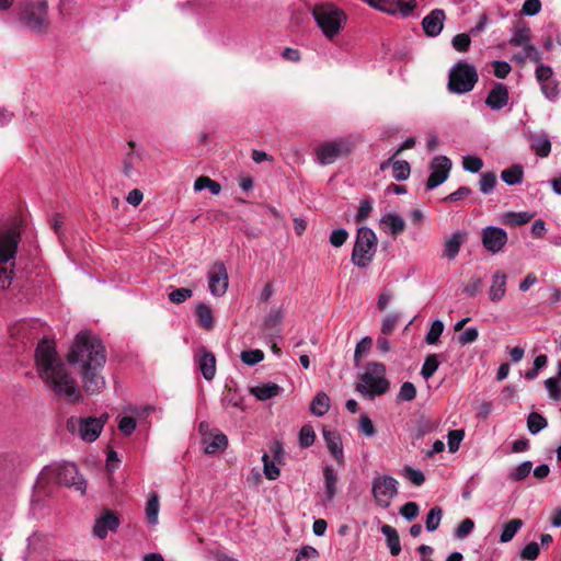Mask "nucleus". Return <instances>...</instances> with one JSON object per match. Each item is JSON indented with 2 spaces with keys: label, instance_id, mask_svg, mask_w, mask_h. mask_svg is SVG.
Listing matches in <instances>:
<instances>
[{
  "label": "nucleus",
  "instance_id": "34",
  "mask_svg": "<svg viewBox=\"0 0 561 561\" xmlns=\"http://www.w3.org/2000/svg\"><path fill=\"white\" fill-rule=\"evenodd\" d=\"M530 30L523 23H520L514 32L513 37L510 39V44L513 46H523L529 44Z\"/></svg>",
  "mask_w": 561,
  "mask_h": 561
},
{
  "label": "nucleus",
  "instance_id": "40",
  "mask_svg": "<svg viewBox=\"0 0 561 561\" xmlns=\"http://www.w3.org/2000/svg\"><path fill=\"white\" fill-rule=\"evenodd\" d=\"M530 148L537 156L546 158L551 151V142L546 136L537 137L533 140Z\"/></svg>",
  "mask_w": 561,
  "mask_h": 561
},
{
  "label": "nucleus",
  "instance_id": "9",
  "mask_svg": "<svg viewBox=\"0 0 561 561\" xmlns=\"http://www.w3.org/2000/svg\"><path fill=\"white\" fill-rule=\"evenodd\" d=\"M478 79L477 69L472 65L459 61L449 71L447 88L455 94L468 93L472 91Z\"/></svg>",
  "mask_w": 561,
  "mask_h": 561
},
{
  "label": "nucleus",
  "instance_id": "7",
  "mask_svg": "<svg viewBox=\"0 0 561 561\" xmlns=\"http://www.w3.org/2000/svg\"><path fill=\"white\" fill-rule=\"evenodd\" d=\"M386 367L381 363H368L365 371L359 377L356 390L365 396L374 398L388 392L390 382L385 377Z\"/></svg>",
  "mask_w": 561,
  "mask_h": 561
},
{
  "label": "nucleus",
  "instance_id": "51",
  "mask_svg": "<svg viewBox=\"0 0 561 561\" xmlns=\"http://www.w3.org/2000/svg\"><path fill=\"white\" fill-rule=\"evenodd\" d=\"M462 167L471 173L479 172L483 167V160L477 156H466L462 159Z\"/></svg>",
  "mask_w": 561,
  "mask_h": 561
},
{
  "label": "nucleus",
  "instance_id": "62",
  "mask_svg": "<svg viewBox=\"0 0 561 561\" xmlns=\"http://www.w3.org/2000/svg\"><path fill=\"white\" fill-rule=\"evenodd\" d=\"M347 238H348V232L345 229L340 228V229L332 231V233L330 236V243L333 247L339 248L345 243Z\"/></svg>",
  "mask_w": 561,
  "mask_h": 561
},
{
  "label": "nucleus",
  "instance_id": "33",
  "mask_svg": "<svg viewBox=\"0 0 561 561\" xmlns=\"http://www.w3.org/2000/svg\"><path fill=\"white\" fill-rule=\"evenodd\" d=\"M545 387L551 400L561 401V371L558 373L557 377L546 379Z\"/></svg>",
  "mask_w": 561,
  "mask_h": 561
},
{
  "label": "nucleus",
  "instance_id": "56",
  "mask_svg": "<svg viewBox=\"0 0 561 561\" xmlns=\"http://www.w3.org/2000/svg\"><path fill=\"white\" fill-rule=\"evenodd\" d=\"M465 437L463 430H453L448 433V448L450 453H456L459 449L460 442Z\"/></svg>",
  "mask_w": 561,
  "mask_h": 561
},
{
  "label": "nucleus",
  "instance_id": "27",
  "mask_svg": "<svg viewBox=\"0 0 561 561\" xmlns=\"http://www.w3.org/2000/svg\"><path fill=\"white\" fill-rule=\"evenodd\" d=\"M381 533L386 537L387 546L391 556H398L401 552L400 537L396 528L390 525H382Z\"/></svg>",
  "mask_w": 561,
  "mask_h": 561
},
{
  "label": "nucleus",
  "instance_id": "49",
  "mask_svg": "<svg viewBox=\"0 0 561 561\" xmlns=\"http://www.w3.org/2000/svg\"><path fill=\"white\" fill-rule=\"evenodd\" d=\"M192 295H193L192 289L185 288V287H180V288L172 290L168 295V297L171 302H173L175 305H180V304L184 302L185 300H187L188 298H191Z\"/></svg>",
  "mask_w": 561,
  "mask_h": 561
},
{
  "label": "nucleus",
  "instance_id": "32",
  "mask_svg": "<svg viewBox=\"0 0 561 561\" xmlns=\"http://www.w3.org/2000/svg\"><path fill=\"white\" fill-rule=\"evenodd\" d=\"M524 523L520 518H513L508 523H506L503 527L502 534L500 536L501 542L511 541L516 533L523 527Z\"/></svg>",
  "mask_w": 561,
  "mask_h": 561
},
{
  "label": "nucleus",
  "instance_id": "2",
  "mask_svg": "<svg viewBox=\"0 0 561 561\" xmlns=\"http://www.w3.org/2000/svg\"><path fill=\"white\" fill-rule=\"evenodd\" d=\"M35 362L39 377L58 397H65L69 402L78 403L82 394L76 380L67 371L65 364L58 357L54 341L43 339L35 351Z\"/></svg>",
  "mask_w": 561,
  "mask_h": 561
},
{
  "label": "nucleus",
  "instance_id": "28",
  "mask_svg": "<svg viewBox=\"0 0 561 561\" xmlns=\"http://www.w3.org/2000/svg\"><path fill=\"white\" fill-rule=\"evenodd\" d=\"M330 409V399L327 393L320 391L312 399L310 412L316 416L324 415Z\"/></svg>",
  "mask_w": 561,
  "mask_h": 561
},
{
  "label": "nucleus",
  "instance_id": "14",
  "mask_svg": "<svg viewBox=\"0 0 561 561\" xmlns=\"http://www.w3.org/2000/svg\"><path fill=\"white\" fill-rule=\"evenodd\" d=\"M450 169L451 161L447 157L439 156L434 158L431 163L432 172L426 181V188L433 190L443 184L448 179Z\"/></svg>",
  "mask_w": 561,
  "mask_h": 561
},
{
  "label": "nucleus",
  "instance_id": "60",
  "mask_svg": "<svg viewBox=\"0 0 561 561\" xmlns=\"http://www.w3.org/2000/svg\"><path fill=\"white\" fill-rule=\"evenodd\" d=\"M136 420L131 416H123L118 423V430L125 435L129 436L136 428Z\"/></svg>",
  "mask_w": 561,
  "mask_h": 561
},
{
  "label": "nucleus",
  "instance_id": "6",
  "mask_svg": "<svg viewBox=\"0 0 561 561\" xmlns=\"http://www.w3.org/2000/svg\"><path fill=\"white\" fill-rule=\"evenodd\" d=\"M48 7L45 0L25 1L20 8V22L35 34L46 33L49 28Z\"/></svg>",
  "mask_w": 561,
  "mask_h": 561
},
{
  "label": "nucleus",
  "instance_id": "18",
  "mask_svg": "<svg viewBox=\"0 0 561 561\" xmlns=\"http://www.w3.org/2000/svg\"><path fill=\"white\" fill-rule=\"evenodd\" d=\"M446 19L445 12L442 9L432 10L424 19L422 20V27L424 33L428 37H435L440 34L444 21Z\"/></svg>",
  "mask_w": 561,
  "mask_h": 561
},
{
  "label": "nucleus",
  "instance_id": "38",
  "mask_svg": "<svg viewBox=\"0 0 561 561\" xmlns=\"http://www.w3.org/2000/svg\"><path fill=\"white\" fill-rule=\"evenodd\" d=\"M496 183H497V176H496L495 172H493V171L483 172L480 175L479 188H480L481 193L489 194L493 191Z\"/></svg>",
  "mask_w": 561,
  "mask_h": 561
},
{
  "label": "nucleus",
  "instance_id": "16",
  "mask_svg": "<svg viewBox=\"0 0 561 561\" xmlns=\"http://www.w3.org/2000/svg\"><path fill=\"white\" fill-rule=\"evenodd\" d=\"M228 273L225 264L215 262L209 271V290L214 296H222L228 288Z\"/></svg>",
  "mask_w": 561,
  "mask_h": 561
},
{
  "label": "nucleus",
  "instance_id": "15",
  "mask_svg": "<svg viewBox=\"0 0 561 561\" xmlns=\"http://www.w3.org/2000/svg\"><path fill=\"white\" fill-rule=\"evenodd\" d=\"M370 7L394 14L400 12L403 16L410 15L415 8V0H363Z\"/></svg>",
  "mask_w": 561,
  "mask_h": 561
},
{
  "label": "nucleus",
  "instance_id": "5",
  "mask_svg": "<svg viewBox=\"0 0 561 561\" xmlns=\"http://www.w3.org/2000/svg\"><path fill=\"white\" fill-rule=\"evenodd\" d=\"M312 16L328 39H333L344 28L347 15L332 2H322L313 5Z\"/></svg>",
  "mask_w": 561,
  "mask_h": 561
},
{
  "label": "nucleus",
  "instance_id": "30",
  "mask_svg": "<svg viewBox=\"0 0 561 561\" xmlns=\"http://www.w3.org/2000/svg\"><path fill=\"white\" fill-rule=\"evenodd\" d=\"M325 495L329 501L333 500L336 494L337 476L332 467L327 466L323 469Z\"/></svg>",
  "mask_w": 561,
  "mask_h": 561
},
{
  "label": "nucleus",
  "instance_id": "63",
  "mask_svg": "<svg viewBox=\"0 0 561 561\" xmlns=\"http://www.w3.org/2000/svg\"><path fill=\"white\" fill-rule=\"evenodd\" d=\"M482 289V280L480 277H472L470 284L463 287V293L468 297H476Z\"/></svg>",
  "mask_w": 561,
  "mask_h": 561
},
{
  "label": "nucleus",
  "instance_id": "4",
  "mask_svg": "<svg viewBox=\"0 0 561 561\" xmlns=\"http://www.w3.org/2000/svg\"><path fill=\"white\" fill-rule=\"evenodd\" d=\"M21 234L18 227L0 231V289H7L13 278V267Z\"/></svg>",
  "mask_w": 561,
  "mask_h": 561
},
{
  "label": "nucleus",
  "instance_id": "42",
  "mask_svg": "<svg viewBox=\"0 0 561 561\" xmlns=\"http://www.w3.org/2000/svg\"><path fill=\"white\" fill-rule=\"evenodd\" d=\"M533 218L528 213H513L505 214L503 222L511 226H523Z\"/></svg>",
  "mask_w": 561,
  "mask_h": 561
},
{
  "label": "nucleus",
  "instance_id": "46",
  "mask_svg": "<svg viewBox=\"0 0 561 561\" xmlns=\"http://www.w3.org/2000/svg\"><path fill=\"white\" fill-rule=\"evenodd\" d=\"M371 344H373V340L369 336L363 337L356 344L355 352H354V363H355L356 366L359 365L363 355L370 350Z\"/></svg>",
  "mask_w": 561,
  "mask_h": 561
},
{
  "label": "nucleus",
  "instance_id": "3",
  "mask_svg": "<svg viewBox=\"0 0 561 561\" xmlns=\"http://www.w3.org/2000/svg\"><path fill=\"white\" fill-rule=\"evenodd\" d=\"M58 484L67 488H75L82 494L85 492V481L78 474V469L75 463L62 462L59 465L45 466L41 471L36 488L44 489L49 484Z\"/></svg>",
  "mask_w": 561,
  "mask_h": 561
},
{
  "label": "nucleus",
  "instance_id": "52",
  "mask_svg": "<svg viewBox=\"0 0 561 561\" xmlns=\"http://www.w3.org/2000/svg\"><path fill=\"white\" fill-rule=\"evenodd\" d=\"M262 461L264 465V474L268 480H276L279 477V469L276 467L275 462L270 460V456L264 454L262 456Z\"/></svg>",
  "mask_w": 561,
  "mask_h": 561
},
{
  "label": "nucleus",
  "instance_id": "22",
  "mask_svg": "<svg viewBox=\"0 0 561 561\" xmlns=\"http://www.w3.org/2000/svg\"><path fill=\"white\" fill-rule=\"evenodd\" d=\"M506 274L502 271H496L492 276V285L490 287L489 297L493 302H499L506 293Z\"/></svg>",
  "mask_w": 561,
  "mask_h": 561
},
{
  "label": "nucleus",
  "instance_id": "26",
  "mask_svg": "<svg viewBox=\"0 0 561 561\" xmlns=\"http://www.w3.org/2000/svg\"><path fill=\"white\" fill-rule=\"evenodd\" d=\"M282 392V388L274 382L264 383L262 386H255L250 388V393L260 401H266L274 397H277Z\"/></svg>",
  "mask_w": 561,
  "mask_h": 561
},
{
  "label": "nucleus",
  "instance_id": "8",
  "mask_svg": "<svg viewBox=\"0 0 561 561\" xmlns=\"http://www.w3.org/2000/svg\"><path fill=\"white\" fill-rule=\"evenodd\" d=\"M378 239L376 233L368 227H360L357 230L356 240L352 251L351 260L359 268L367 267L374 260L377 251Z\"/></svg>",
  "mask_w": 561,
  "mask_h": 561
},
{
  "label": "nucleus",
  "instance_id": "19",
  "mask_svg": "<svg viewBox=\"0 0 561 561\" xmlns=\"http://www.w3.org/2000/svg\"><path fill=\"white\" fill-rule=\"evenodd\" d=\"M119 525V520L115 514L110 511H105L102 516L96 519L93 527V534L103 539L106 537L108 530H115Z\"/></svg>",
  "mask_w": 561,
  "mask_h": 561
},
{
  "label": "nucleus",
  "instance_id": "10",
  "mask_svg": "<svg viewBox=\"0 0 561 561\" xmlns=\"http://www.w3.org/2000/svg\"><path fill=\"white\" fill-rule=\"evenodd\" d=\"M371 492L377 505L388 508L398 494V481L390 476H377L373 480Z\"/></svg>",
  "mask_w": 561,
  "mask_h": 561
},
{
  "label": "nucleus",
  "instance_id": "47",
  "mask_svg": "<svg viewBox=\"0 0 561 561\" xmlns=\"http://www.w3.org/2000/svg\"><path fill=\"white\" fill-rule=\"evenodd\" d=\"M240 357L244 364L253 366L264 359V353L261 350H248L241 352Z\"/></svg>",
  "mask_w": 561,
  "mask_h": 561
},
{
  "label": "nucleus",
  "instance_id": "57",
  "mask_svg": "<svg viewBox=\"0 0 561 561\" xmlns=\"http://www.w3.org/2000/svg\"><path fill=\"white\" fill-rule=\"evenodd\" d=\"M420 507L415 502H407L400 508V514L408 520H413L417 517Z\"/></svg>",
  "mask_w": 561,
  "mask_h": 561
},
{
  "label": "nucleus",
  "instance_id": "41",
  "mask_svg": "<svg viewBox=\"0 0 561 561\" xmlns=\"http://www.w3.org/2000/svg\"><path fill=\"white\" fill-rule=\"evenodd\" d=\"M410 164L405 160H394L392 163V174L397 181H404L410 176Z\"/></svg>",
  "mask_w": 561,
  "mask_h": 561
},
{
  "label": "nucleus",
  "instance_id": "31",
  "mask_svg": "<svg viewBox=\"0 0 561 561\" xmlns=\"http://www.w3.org/2000/svg\"><path fill=\"white\" fill-rule=\"evenodd\" d=\"M196 316L198 323L206 330H210L214 327L213 312L209 306L201 302L196 307Z\"/></svg>",
  "mask_w": 561,
  "mask_h": 561
},
{
  "label": "nucleus",
  "instance_id": "44",
  "mask_svg": "<svg viewBox=\"0 0 561 561\" xmlns=\"http://www.w3.org/2000/svg\"><path fill=\"white\" fill-rule=\"evenodd\" d=\"M159 514V499L157 494H152V496L148 500L146 505V517L150 524H156L158 520Z\"/></svg>",
  "mask_w": 561,
  "mask_h": 561
},
{
  "label": "nucleus",
  "instance_id": "61",
  "mask_svg": "<svg viewBox=\"0 0 561 561\" xmlns=\"http://www.w3.org/2000/svg\"><path fill=\"white\" fill-rule=\"evenodd\" d=\"M539 552H540V548H539V545L535 541L533 542H529L527 543L522 552H520V557L525 560H536L537 557L539 556Z\"/></svg>",
  "mask_w": 561,
  "mask_h": 561
},
{
  "label": "nucleus",
  "instance_id": "24",
  "mask_svg": "<svg viewBox=\"0 0 561 561\" xmlns=\"http://www.w3.org/2000/svg\"><path fill=\"white\" fill-rule=\"evenodd\" d=\"M280 309H272L264 319L263 329L268 336H277L280 333V322L283 320Z\"/></svg>",
  "mask_w": 561,
  "mask_h": 561
},
{
  "label": "nucleus",
  "instance_id": "20",
  "mask_svg": "<svg viewBox=\"0 0 561 561\" xmlns=\"http://www.w3.org/2000/svg\"><path fill=\"white\" fill-rule=\"evenodd\" d=\"M198 367L206 380H211L216 375V357L215 354L202 347L197 357Z\"/></svg>",
  "mask_w": 561,
  "mask_h": 561
},
{
  "label": "nucleus",
  "instance_id": "36",
  "mask_svg": "<svg viewBox=\"0 0 561 561\" xmlns=\"http://www.w3.org/2000/svg\"><path fill=\"white\" fill-rule=\"evenodd\" d=\"M439 367V360L437 354H430L425 357L423 366L421 368V375L424 379H430L434 376Z\"/></svg>",
  "mask_w": 561,
  "mask_h": 561
},
{
  "label": "nucleus",
  "instance_id": "59",
  "mask_svg": "<svg viewBox=\"0 0 561 561\" xmlns=\"http://www.w3.org/2000/svg\"><path fill=\"white\" fill-rule=\"evenodd\" d=\"M533 468V463L530 461L522 462L515 471L511 474V479L514 481H520L528 477Z\"/></svg>",
  "mask_w": 561,
  "mask_h": 561
},
{
  "label": "nucleus",
  "instance_id": "12",
  "mask_svg": "<svg viewBox=\"0 0 561 561\" xmlns=\"http://www.w3.org/2000/svg\"><path fill=\"white\" fill-rule=\"evenodd\" d=\"M351 152L346 141H331L318 147L317 158L321 164H331L336 159L345 157Z\"/></svg>",
  "mask_w": 561,
  "mask_h": 561
},
{
  "label": "nucleus",
  "instance_id": "50",
  "mask_svg": "<svg viewBox=\"0 0 561 561\" xmlns=\"http://www.w3.org/2000/svg\"><path fill=\"white\" fill-rule=\"evenodd\" d=\"M437 426L436 421H433L431 419L422 417L415 427V435L416 437H422L428 433H432Z\"/></svg>",
  "mask_w": 561,
  "mask_h": 561
},
{
  "label": "nucleus",
  "instance_id": "17",
  "mask_svg": "<svg viewBox=\"0 0 561 561\" xmlns=\"http://www.w3.org/2000/svg\"><path fill=\"white\" fill-rule=\"evenodd\" d=\"M510 94L507 87L501 82H494L485 98V104L494 111H500L508 103Z\"/></svg>",
  "mask_w": 561,
  "mask_h": 561
},
{
  "label": "nucleus",
  "instance_id": "35",
  "mask_svg": "<svg viewBox=\"0 0 561 561\" xmlns=\"http://www.w3.org/2000/svg\"><path fill=\"white\" fill-rule=\"evenodd\" d=\"M548 426L546 417L538 412H531L527 417V427L531 434H538Z\"/></svg>",
  "mask_w": 561,
  "mask_h": 561
},
{
  "label": "nucleus",
  "instance_id": "55",
  "mask_svg": "<svg viewBox=\"0 0 561 561\" xmlns=\"http://www.w3.org/2000/svg\"><path fill=\"white\" fill-rule=\"evenodd\" d=\"M541 84V91L545 94V96L549 100H554L558 98L560 91H559V83L551 79L549 81H545Z\"/></svg>",
  "mask_w": 561,
  "mask_h": 561
},
{
  "label": "nucleus",
  "instance_id": "53",
  "mask_svg": "<svg viewBox=\"0 0 561 561\" xmlns=\"http://www.w3.org/2000/svg\"><path fill=\"white\" fill-rule=\"evenodd\" d=\"M415 397H416L415 386L410 381H405L402 383V386L400 388V392L398 394L397 400L398 401H412L415 399Z\"/></svg>",
  "mask_w": 561,
  "mask_h": 561
},
{
  "label": "nucleus",
  "instance_id": "29",
  "mask_svg": "<svg viewBox=\"0 0 561 561\" xmlns=\"http://www.w3.org/2000/svg\"><path fill=\"white\" fill-rule=\"evenodd\" d=\"M524 178V168L520 164H513L501 172V179L507 185L522 183Z\"/></svg>",
  "mask_w": 561,
  "mask_h": 561
},
{
  "label": "nucleus",
  "instance_id": "23",
  "mask_svg": "<svg viewBox=\"0 0 561 561\" xmlns=\"http://www.w3.org/2000/svg\"><path fill=\"white\" fill-rule=\"evenodd\" d=\"M467 233L462 231H457L451 234V237L446 240L445 248L443 252V256L447 257L448 260H454L460 249L463 242L466 241Z\"/></svg>",
  "mask_w": 561,
  "mask_h": 561
},
{
  "label": "nucleus",
  "instance_id": "39",
  "mask_svg": "<svg viewBox=\"0 0 561 561\" xmlns=\"http://www.w3.org/2000/svg\"><path fill=\"white\" fill-rule=\"evenodd\" d=\"M443 510L440 506H434L430 510L425 519V528L427 531H435L442 520Z\"/></svg>",
  "mask_w": 561,
  "mask_h": 561
},
{
  "label": "nucleus",
  "instance_id": "37",
  "mask_svg": "<svg viewBox=\"0 0 561 561\" xmlns=\"http://www.w3.org/2000/svg\"><path fill=\"white\" fill-rule=\"evenodd\" d=\"M382 222L390 227L391 233L393 236L402 233L405 229L404 220L399 215L396 214H387L382 218Z\"/></svg>",
  "mask_w": 561,
  "mask_h": 561
},
{
  "label": "nucleus",
  "instance_id": "11",
  "mask_svg": "<svg viewBox=\"0 0 561 561\" xmlns=\"http://www.w3.org/2000/svg\"><path fill=\"white\" fill-rule=\"evenodd\" d=\"M67 430L71 433H78L80 438L85 442H94L102 432V423L96 417H70L67 421Z\"/></svg>",
  "mask_w": 561,
  "mask_h": 561
},
{
  "label": "nucleus",
  "instance_id": "45",
  "mask_svg": "<svg viewBox=\"0 0 561 561\" xmlns=\"http://www.w3.org/2000/svg\"><path fill=\"white\" fill-rule=\"evenodd\" d=\"M443 331H444V323L440 320H435L432 323L430 331L427 332V334L425 336V342L428 345L436 344L439 341V337L443 334Z\"/></svg>",
  "mask_w": 561,
  "mask_h": 561
},
{
  "label": "nucleus",
  "instance_id": "48",
  "mask_svg": "<svg viewBox=\"0 0 561 561\" xmlns=\"http://www.w3.org/2000/svg\"><path fill=\"white\" fill-rule=\"evenodd\" d=\"M316 439V433L311 425H304L299 432V445L301 447H310Z\"/></svg>",
  "mask_w": 561,
  "mask_h": 561
},
{
  "label": "nucleus",
  "instance_id": "1",
  "mask_svg": "<svg viewBox=\"0 0 561 561\" xmlns=\"http://www.w3.org/2000/svg\"><path fill=\"white\" fill-rule=\"evenodd\" d=\"M67 362L80 370L87 394H98L103 390L105 379L102 370L106 363V352L98 335L88 331L79 332L67 354Z\"/></svg>",
  "mask_w": 561,
  "mask_h": 561
},
{
  "label": "nucleus",
  "instance_id": "58",
  "mask_svg": "<svg viewBox=\"0 0 561 561\" xmlns=\"http://www.w3.org/2000/svg\"><path fill=\"white\" fill-rule=\"evenodd\" d=\"M371 210H373V205H371L370 199L360 201L359 208H358L357 215L355 217V221L357 224L365 221L369 217Z\"/></svg>",
  "mask_w": 561,
  "mask_h": 561
},
{
  "label": "nucleus",
  "instance_id": "54",
  "mask_svg": "<svg viewBox=\"0 0 561 561\" xmlns=\"http://www.w3.org/2000/svg\"><path fill=\"white\" fill-rule=\"evenodd\" d=\"M453 47L460 53H465L469 49L471 39L470 36L466 33H460L454 36L453 41Z\"/></svg>",
  "mask_w": 561,
  "mask_h": 561
},
{
  "label": "nucleus",
  "instance_id": "21",
  "mask_svg": "<svg viewBox=\"0 0 561 561\" xmlns=\"http://www.w3.org/2000/svg\"><path fill=\"white\" fill-rule=\"evenodd\" d=\"M323 438L332 457L337 461V463H343L344 456L340 434L335 431L323 428Z\"/></svg>",
  "mask_w": 561,
  "mask_h": 561
},
{
  "label": "nucleus",
  "instance_id": "64",
  "mask_svg": "<svg viewBox=\"0 0 561 561\" xmlns=\"http://www.w3.org/2000/svg\"><path fill=\"white\" fill-rule=\"evenodd\" d=\"M319 553L316 548L311 546H305L301 548L296 557V561H313L318 558Z\"/></svg>",
  "mask_w": 561,
  "mask_h": 561
},
{
  "label": "nucleus",
  "instance_id": "13",
  "mask_svg": "<svg viewBox=\"0 0 561 561\" xmlns=\"http://www.w3.org/2000/svg\"><path fill=\"white\" fill-rule=\"evenodd\" d=\"M481 239L482 244L486 251L492 253H499L507 243L508 238L504 229L488 226L482 229Z\"/></svg>",
  "mask_w": 561,
  "mask_h": 561
},
{
  "label": "nucleus",
  "instance_id": "43",
  "mask_svg": "<svg viewBox=\"0 0 561 561\" xmlns=\"http://www.w3.org/2000/svg\"><path fill=\"white\" fill-rule=\"evenodd\" d=\"M31 325L26 322H23V323H19V324H15L12 329H11V335L13 337L16 336V339H21L22 340V343L24 345H26L27 342H31L32 343V337L30 336L31 334Z\"/></svg>",
  "mask_w": 561,
  "mask_h": 561
},
{
  "label": "nucleus",
  "instance_id": "25",
  "mask_svg": "<svg viewBox=\"0 0 561 561\" xmlns=\"http://www.w3.org/2000/svg\"><path fill=\"white\" fill-rule=\"evenodd\" d=\"M204 445V453L207 455H214L219 450H224L228 445V438L224 433H218L214 436L204 437L202 439Z\"/></svg>",
  "mask_w": 561,
  "mask_h": 561
}]
</instances>
